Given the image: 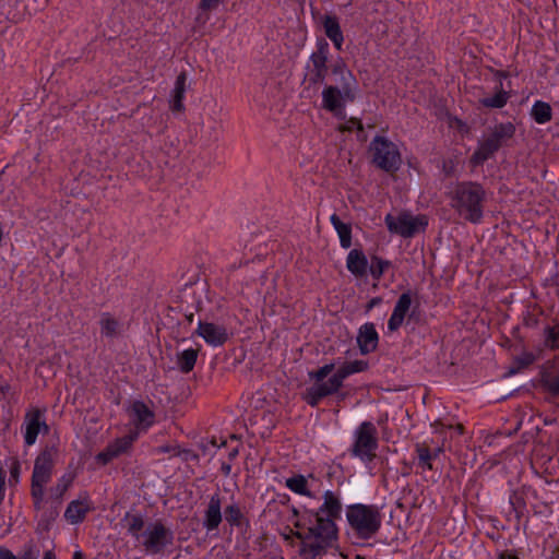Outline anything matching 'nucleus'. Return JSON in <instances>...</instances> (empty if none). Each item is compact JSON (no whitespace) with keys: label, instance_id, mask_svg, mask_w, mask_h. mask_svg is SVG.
Wrapping results in <instances>:
<instances>
[{"label":"nucleus","instance_id":"0e129e2a","mask_svg":"<svg viewBox=\"0 0 559 559\" xmlns=\"http://www.w3.org/2000/svg\"><path fill=\"white\" fill-rule=\"evenodd\" d=\"M559 0H554L555 5H558Z\"/></svg>","mask_w":559,"mask_h":559},{"label":"nucleus","instance_id":"de8ad7c7","mask_svg":"<svg viewBox=\"0 0 559 559\" xmlns=\"http://www.w3.org/2000/svg\"><path fill=\"white\" fill-rule=\"evenodd\" d=\"M356 127L358 130L362 131L364 130V127H362V123L359 119L357 118H350L348 121H347V126L345 128V130H352L353 127Z\"/></svg>","mask_w":559,"mask_h":559},{"label":"nucleus","instance_id":"ea45409f","mask_svg":"<svg viewBox=\"0 0 559 559\" xmlns=\"http://www.w3.org/2000/svg\"><path fill=\"white\" fill-rule=\"evenodd\" d=\"M133 442V438L130 436H126L122 438L116 439L112 443L109 444V447L115 451L116 455L119 456L120 454L127 452Z\"/></svg>","mask_w":559,"mask_h":559},{"label":"nucleus","instance_id":"a19ab883","mask_svg":"<svg viewBox=\"0 0 559 559\" xmlns=\"http://www.w3.org/2000/svg\"><path fill=\"white\" fill-rule=\"evenodd\" d=\"M175 456H182L185 461H199V455L189 449H181L179 445L174 448Z\"/></svg>","mask_w":559,"mask_h":559},{"label":"nucleus","instance_id":"2eb2a0df","mask_svg":"<svg viewBox=\"0 0 559 559\" xmlns=\"http://www.w3.org/2000/svg\"><path fill=\"white\" fill-rule=\"evenodd\" d=\"M413 296L414 293L412 290H407L399 297L394 306L393 312L388 321L389 331L395 332L401 328L407 312L411 309Z\"/></svg>","mask_w":559,"mask_h":559},{"label":"nucleus","instance_id":"72a5a7b5","mask_svg":"<svg viewBox=\"0 0 559 559\" xmlns=\"http://www.w3.org/2000/svg\"><path fill=\"white\" fill-rule=\"evenodd\" d=\"M102 332L109 337L118 333L119 322L110 317L109 313H104L100 320Z\"/></svg>","mask_w":559,"mask_h":559},{"label":"nucleus","instance_id":"cd10ccee","mask_svg":"<svg viewBox=\"0 0 559 559\" xmlns=\"http://www.w3.org/2000/svg\"><path fill=\"white\" fill-rule=\"evenodd\" d=\"M514 133L515 126L512 122H506L496 124L489 135L502 146L507 140L513 138Z\"/></svg>","mask_w":559,"mask_h":559},{"label":"nucleus","instance_id":"c85d7f7f","mask_svg":"<svg viewBox=\"0 0 559 559\" xmlns=\"http://www.w3.org/2000/svg\"><path fill=\"white\" fill-rule=\"evenodd\" d=\"M197 359L198 350L189 348L178 355L177 365L181 372L188 373L194 368Z\"/></svg>","mask_w":559,"mask_h":559},{"label":"nucleus","instance_id":"b1692460","mask_svg":"<svg viewBox=\"0 0 559 559\" xmlns=\"http://www.w3.org/2000/svg\"><path fill=\"white\" fill-rule=\"evenodd\" d=\"M496 93L491 97H484L479 99V104L486 108L500 109L506 106L510 98V93L503 88V83L500 82V87H495Z\"/></svg>","mask_w":559,"mask_h":559},{"label":"nucleus","instance_id":"4d7b16f0","mask_svg":"<svg viewBox=\"0 0 559 559\" xmlns=\"http://www.w3.org/2000/svg\"><path fill=\"white\" fill-rule=\"evenodd\" d=\"M43 559H56V555L53 554V551H52V550H47V551L44 554Z\"/></svg>","mask_w":559,"mask_h":559},{"label":"nucleus","instance_id":"4be33fe9","mask_svg":"<svg viewBox=\"0 0 559 559\" xmlns=\"http://www.w3.org/2000/svg\"><path fill=\"white\" fill-rule=\"evenodd\" d=\"M323 27L325 35L333 41L335 48L341 50L344 37L337 17L325 15L323 19Z\"/></svg>","mask_w":559,"mask_h":559},{"label":"nucleus","instance_id":"4c0bfd02","mask_svg":"<svg viewBox=\"0 0 559 559\" xmlns=\"http://www.w3.org/2000/svg\"><path fill=\"white\" fill-rule=\"evenodd\" d=\"M335 369V364H326L322 367H320L316 371L309 372V378L314 380L316 383L313 385H317L319 383H325L323 380Z\"/></svg>","mask_w":559,"mask_h":559},{"label":"nucleus","instance_id":"a18cd8bd","mask_svg":"<svg viewBox=\"0 0 559 559\" xmlns=\"http://www.w3.org/2000/svg\"><path fill=\"white\" fill-rule=\"evenodd\" d=\"M38 550L33 545L27 546L17 559H38Z\"/></svg>","mask_w":559,"mask_h":559},{"label":"nucleus","instance_id":"f03ea898","mask_svg":"<svg viewBox=\"0 0 559 559\" xmlns=\"http://www.w3.org/2000/svg\"><path fill=\"white\" fill-rule=\"evenodd\" d=\"M281 536L289 546L298 545V555L301 559H318L329 550L322 536L313 528L312 521H309L305 514L294 522V528L285 527Z\"/></svg>","mask_w":559,"mask_h":559},{"label":"nucleus","instance_id":"f8f14e48","mask_svg":"<svg viewBox=\"0 0 559 559\" xmlns=\"http://www.w3.org/2000/svg\"><path fill=\"white\" fill-rule=\"evenodd\" d=\"M25 444L31 447L36 442L38 433L43 431L45 435L49 432V427L44 419V411L39 408L29 409L24 416Z\"/></svg>","mask_w":559,"mask_h":559},{"label":"nucleus","instance_id":"473e14b6","mask_svg":"<svg viewBox=\"0 0 559 559\" xmlns=\"http://www.w3.org/2000/svg\"><path fill=\"white\" fill-rule=\"evenodd\" d=\"M535 360V356L532 353H523L513 359L512 366L509 369L510 374H514L524 368H527Z\"/></svg>","mask_w":559,"mask_h":559},{"label":"nucleus","instance_id":"13d9d810","mask_svg":"<svg viewBox=\"0 0 559 559\" xmlns=\"http://www.w3.org/2000/svg\"><path fill=\"white\" fill-rule=\"evenodd\" d=\"M72 559H84V556H83L82 551L76 550V551L73 554V558H72Z\"/></svg>","mask_w":559,"mask_h":559},{"label":"nucleus","instance_id":"0eeeda50","mask_svg":"<svg viewBox=\"0 0 559 559\" xmlns=\"http://www.w3.org/2000/svg\"><path fill=\"white\" fill-rule=\"evenodd\" d=\"M372 163L386 173L397 171L402 165V157L397 146L385 136L377 135L369 147Z\"/></svg>","mask_w":559,"mask_h":559},{"label":"nucleus","instance_id":"c03bdc74","mask_svg":"<svg viewBox=\"0 0 559 559\" xmlns=\"http://www.w3.org/2000/svg\"><path fill=\"white\" fill-rule=\"evenodd\" d=\"M20 462L17 459H13L12 460V464H11V467H10V484H16L19 481V476H20Z\"/></svg>","mask_w":559,"mask_h":559},{"label":"nucleus","instance_id":"9d476101","mask_svg":"<svg viewBox=\"0 0 559 559\" xmlns=\"http://www.w3.org/2000/svg\"><path fill=\"white\" fill-rule=\"evenodd\" d=\"M384 221L391 233L397 234L404 238L413 237L428 225L425 215L412 216L408 213H401L397 217L388 214Z\"/></svg>","mask_w":559,"mask_h":559},{"label":"nucleus","instance_id":"dca6fc26","mask_svg":"<svg viewBox=\"0 0 559 559\" xmlns=\"http://www.w3.org/2000/svg\"><path fill=\"white\" fill-rule=\"evenodd\" d=\"M378 341L379 336L373 323H365L359 328L357 344L362 355L374 352L378 346Z\"/></svg>","mask_w":559,"mask_h":559},{"label":"nucleus","instance_id":"bf43d9fd","mask_svg":"<svg viewBox=\"0 0 559 559\" xmlns=\"http://www.w3.org/2000/svg\"><path fill=\"white\" fill-rule=\"evenodd\" d=\"M4 498V486L0 484V503Z\"/></svg>","mask_w":559,"mask_h":559},{"label":"nucleus","instance_id":"864d4df0","mask_svg":"<svg viewBox=\"0 0 559 559\" xmlns=\"http://www.w3.org/2000/svg\"><path fill=\"white\" fill-rule=\"evenodd\" d=\"M381 301V299L379 297H374L372 298L368 305H367V310H370L372 309L376 305H378L379 302Z\"/></svg>","mask_w":559,"mask_h":559},{"label":"nucleus","instance_id":"412c9836","mask_svg":"<svg viewBox=\"0 0 559 559\" xmlns=\"http://www.w3.org/2000/svg\"><path fill=\"white\" fill-rule=\"evenodd\" d=\"M332 72L340 76V84H345V95H352L353 90H358V83L353 73L347 69L343 60H338L332 67Z\"/></svg>","mask_w":559,"mask_h":559},{"label":"nucleus","instance_id":"20e7f679","mask_svg":"<svg viewBox=\"0 0 559 559\" xmlns=\"http://www.w3.org/2000/svg\"><path fill=\"white\" fill-rule=\"evenodd\" d=\"M368 362L365 360H354L345 362L337 371L326 381V383H319L311 385L306 390L305 400L311 406H317L319 402L336 393L343 385V381L350 374L367 370Z\"/></svg>","mask_w":559,"mask_h":559},{"label":"nucleus","instance_id":"a211bd4d","mask_svg":"<svg viewBox=\"0 0 559 559\" xmlns=\"http://www.w3.org/2000/svg\"><path fill=\"white\" fill-rule=\"evenodd\" d=\"M347 270L357 278L365 277L368 273V259L362 250L352 249L346 259Z\"/></svg>","mask_w":559,"mask_h":559},{"label":"nucleus","instance_id":"c9c22d12","mask_svg":"<svg viewBox=\"0 0 559 559\" xmlns=\"http://www.w3.org/2000/svg\"><path fill=\"white\" fill-rule=\"evenodd\" d=\"M416 452L418 455L419 465L421 467H427L429 469H432V464H431L432 452L430 451V449L425 443L417 444Z\"/></svg>","mask_w":559,"mask_h":559},{"label":"nucleus","instance_id":"e2e57ef3","mask_svg":"<svg viewBox=\"0 0 559 559\" xmlns=\"http://www.w3.org/2000/svg\"><path fill=\"white\" fill-rule=\"evenodd\" d=\"M442 450L440 448H438L433 453H432V459L437 457L438 454L441 452Z\"/></svg>","mask_w":559,"mask_h":559},{"label":"nucleus","instance_id":"5701e85b","mask_svg":"<svg viewBox=\"0 0 559 559\" xmlns=\"http://www.w3.org/2000/svg\"><path fill=\"white\" fill-rule=\"evenodd\" d=\"M187 86V73L181 72L175 82V88L173 94V99L170 102V109L176 112H181L185 110V105L182 103L185 92Z\"/></svg>","mask_w":559,"mask_h":559},{"label":"nucleus","instance_id":"5fc2aeb1","mask_svg":"<svg viewBox=\"0 0 559 559\" xmlns=\"http://www.w3.org/2000/svg\"><path fill=\"white\" fill-rule=\"evenodd\" d=\"M230 469H231V467H230V465H229V464H227V463H223V464H222V472H223V474H224L225 476H228V475H229Z\"/></svg>","mask_w":559,"mask_h":559},{"label":"nucleus","instance_id":"a878e982","mask_svg":"<svg viewBox=\"0 0 559 559\" xmlns=\"http://www.w3.org/2000/svg\"><path fill=\"white\" fill-rule=\"evenodd\" d=\"M331 223L338 234L341 247L348 249L352 246V227L349 224L343 223L341 218L333 214L331 216Z\"/></svg>","mask_w":559,"mask_h":559},{"label":"nucleus","instance_id":"bb28decb","mask_svg":"<svg viewBox=\"0 0 559 559\" xmlns=\"http://www.w3.org/2000/svg\"><path fill=\"white\" fill-rule=\"evenodd\" d=\"M532 118L539 124L549 122L552 118V109L548 103L537 100L531 110Z\"/></svg>","mask_w":559,"mask_h":559},{"label":"nucleus","instance_id":"ddd939ff","mask_svg":"<svg viewBox=\"0 0 559 559\" xmlns=\"http://www.w3.org/2000/svg\"><path fill=\"white\" fill-rule=\"evenodd\" d=\"M329 44L322 39L310 56L313 66L309 82L313 85L323 84L328 74Z\"/></svg>","mask_w":559,"mask_h":559},{"label":"nucleus","instance_id":"e433bc0d","mask_svg":"<svg viewBox=\"0 0 559 559\" xmlns=\"http://www.w3.org/2000/svg\"><path fill=\"white\" fill-rule=\"evenodd\" d=\"M243 515L237 504H230L225 508V519L230 525L239 526Z\"/></svg>","mask_w":559,"mask_h":559},{"label":"nucleus","instance_id":"39448f33","mask_svg":"<svg viewBox=\"0 0 559 559\" xmlns=\"http://www.w3.org/2000/svg\"><path fill=\"white\" fill-rule=\"evenodd\" d=\"M349 526L361 539L373 537L380 530L382 516L379 508L372 504L356 503L346 509Z\"/></svg>","mask_w":559,"mask_h":559},{"label":"nucleus","instance_id":"9b49d317","mask_svg":"<svg viewBox=\"0 0 559 559\" xmlns=\"http://www.w3.org/2000/svg\"><path fill=\"white\" fill-rule=\"evenodd\" d=\"M357 90L352 91V95H345V84L328 85L322 91V107L335 116H344L345 104L354 102Z\"/></svg>","mask_w":559,"mask_h":559},{"label":"nucleus","instance_id":"c756f323","mask_svg":"<svg viewBox=\"0 0 559 559\" xmlns=\"http://www.w3.org/2000/svg\"><path fill=\"white\" fill-rule=\"evenodd\" d=\"M285 485L295 493L312 497V493L308 490L307 479L304 475H295L287 478Z\"/></svg>","mask_w":559,"mask_h":559},{"label":"nucleus","instance_id":"49530a36","mask_svg":"<svg viewBox=\"0 0 559 559\" xmlns=\"http://www.w3.org/2000/svg\"><path fill=\"white\" fill-rule=\"evenodd\" d=\"M221 0H201L199 8L203 11H211L218 7Z\"/></svg>","mask_w":559,"mask_h":559},{"label":"nucleus","instance_id":"8fccbe9b","mask_svg":"<svg viewBox=\"0 0 559 559\" xmlns=\"http://www.w3.org/2000/svg\"><path fill=\"white\" fill-rule=\"evenodd\" d=\"M0 559H17L10 550L0 549Z\"/></svg>","mask_w":559,"mask_h":559},{"label":"nucleus","instance_id":"09e8293b","mask_svg":"<svg viewBox=\"0 0 559 559\" xmlns=\"http://www.w3.org/2000/svg\"><path fill=\"white\" fill-rule=\"evenodd\" d=\"M495 78L497 79V82H498L496 87H500V82H502V79L508 78V73L504 71L497 70V71H495Z\"/></svg>","mask_w":559,"mask_h":559},{"label":"nucleus","instance_id":"393cba45","mask_svg":"<svg viewBox=\"0 0 559 559\" xmlns=\"http://www.w3.org/2000/svg\"><path fill=\"white\" fill-rule=\"evenodd\" d=\"M90 511L87 504L82 501H71L64 512V518L72 524L81 523Z\"/></svg>","mask_w":559,"mask_h":559},{"label":"nucleus","instance_id":"58836bf2","mask_svg":"<svg viewBox=\"0 0 559 559\" xmlns=\"http://www.w3.org/2000/svg\"><path fill=\"white\" fill-rule=\"evenodd\" d=\"M545 344L550 349L559 348V325L545 329Z\"/></svg>","mask_w":559,"mask_h":559},{"label":"nucleus","instance_id":"603ef678","mask_svg":"<svg viewBox=\"0 0 559 559\" xmlns=\"http://www.w3.org/2000/svg\"><path fill=\"white\" fill-rule=\"evenodd\" d=\"M176 445H160L156 449V452L158 453H167V452H173L174 453V448Z\"/></svg>","mask_w":559,"mask_h":559},{"label":"nucleus","instance_id":"37998d69","mask_svg":"<svg viewBox=\"0 0 559 559\" xmlns=\"http://www.w3.org/2000/svg\"><path fill=\"white\" fill-rule=\"evenodd\" d=\"M72 483V478L71 477H67V476H62L61 479L59 480V483L56 485V487L53 488V492L55 495L60 498L62 497V495L68 490V488L70 487Z\"/></svg>","mask_w":559,"mask_h":559},{"label":"nucleus","instance_id":"680f3d73","mask_svg":"<svg viewBox=\"0 0 559 559\" xmlns=\"http://www.w3.org/2000/svg\"><path fill=\"white\" fill-rule=\"evenodd\" d=\"M237 454H238V450H237V449H234V450L229 453V459H230V460H233Z\"/></svg>","mask_w":559,"mask_h":559},{"label":"nucleus","instance_id":"6e6552de","mask_svg":"<svg viewBox=\"0 0 559 559\" xmlns=\"http://www.w3.org/2000/svg\"><path fill=\"white\" fill-rule=\"evenodd\" d=\"M355 443L352 453L364 461L370 462L376 457L378 448L377 428L370 421L360 424L355 435Z\"/></svg>","mask_w":559,"mask_h":559},{"label":"nucleus","instance_id":"6e6d98bb","mask_svg":"<svg viewBox=\"0 0 559 559\" xmlns=\"http://www.w3.org/2000/svg\"><path fill=\"white\" fill-rule=\"evenodd\" d=\"M293 516L296 518V520L301 519L304 511H299L297 508H293L292 510Z\"/></svg>","mask_w":559,"mask_h":559},{"label":"nucleus","instance_id":"7c9ffc66","mask_svg":"<svg viewBox=\"0 0 559 559\" xmlns=\"http://www.w3.org/2000/svg\"><path fill=\"white\" fill-rule=\"evenodd\" d=\"M391 266V262L388 260H384L378 255L371 257V264L369 266V272L374 280H380L385 272L386 269Z\"/></svg>","mask_w":559,"mask_h":559},{"label":"nucleus","instance_id":"3c124183","mask_svg":"<svg viewBox=\"0 0 559 559\" xmlns=\"http://www.w3.org/2000/svg\"><path fill=\"white\" fill-rule=\"evenodd\" d=\"M497 559H519V558L512 552L502 551L499 554Z\"/></svg>","mask_w":559,"mask_h":559},{"label":"nucleus","instance_id":"f704fd0d","mask_svg":"<svg viewBox=\"0 0 559 559\" xmlns=\"http://www.w3.org/2000/svg\"><path fill=\"white\" fill-rule=\"evenodd\" d=\"M540 382L548 392L559 395V374L544 373Z\"/></svg>","mask_w":559,"mask_h":559},{"label":"nucleus","instance_id":"423d86ee","mask_svg":"<svg viewBox=\"0 0 559 559\" xmlns=\"http://www.w3.org/2000/svg\"><path fill=\"white\" fill-rule=\"evenodd\" d=\"M57 456L58 448L46 445L35 459L32 475V497L36 509H40L44 487L50 480Z\"/></svg>","mask_w":559,"mask_h":559},{"label":"nucleus","instance_id":"aec40b11","mask_svg":"<svg viewBox=\"0 0 559 559\" xmlns=\"http://www.w3.org/2000/svg\"><path fill=\"white\" fill-rule=\"evenodd\" d=\"M500 147L501 145L490 135H488L486 139H484L483 142H480L478 148L472 155L471 162L474 165H480L492 157Z\"/></svg>","mask_w":559,"mask_h":559},{"label":"nucleus","instance_id":"4468645a","mask_svg":"<svg viewBox=\"0 0 559 559\" xmlns=\"http://www.w3.org/2000/svg\"><path fill=\"white\" fill-rule=\"evenodd\" d=\"M195 333L214 347L223 346L229 338L227 329L224 325L205 321H199Z\"/></svg>","mask_w":559,"mask_h":559},{"label":"nucleus","instance_id":"1a4fd4ad","mask_svg":"<svg viewBox=\"0 0 559 559\" xmlns=\"http://www.w3.org/2000/svg\"><path fill=\"white\" fill-rule=\"evenodd\" d=\"M173 540V532L157 521L146 526L139 542L146 552L156 555L162 552L167 545H171Z\"/></svg>","mask_w":559,"mask_h":559},{"label":"nucleus","instance_id":"f3484780","mask_svg":"<svg viewBox=\"0 0 559 559\" xmlns=\"http://www.w3.org/2000/svg\"><path fill=\"white\" fill-rule=\"evenodd\" d=\"M222 501L218 493L210 498L207 508L204 513L203 526L206 531L211 532L216 530L222 522Z\"/></svg>","mask_w":559,"mask_h":559},{"label":"nucleus","instance_id":"79ce46f5","mask_svg":"<svg viewBox=\"0 0 559 559\" xmlns=\"http://www.w3.org/2000/svg\"><path fill=\"white\" fill-rule=\"evenodd\" d=\"M115 457H118L115 453V451L108 445L104 451L99 452L96 455V461L100 463L102 465L108 464L110 461H112Z\"/></svg>","mask_w":559,"mask_h":559},{"label":"nucleus","instance_id":"f257e3e1","mask_svg":"<svg viewBox=\"0 0 559 559\" xmlns=\"http://www.w3.org/2000/svg\"><path fill=\"white\" fill-rule=\"evenodd\" d=\"M342 509L343 506L338 497L328 490L324 492L323 503L318 510H304V514L309 521H312L313 528L322 536V540L329 549L334 547L338 539L335 521L341 518Z\"/></svg>","mask_w":559,"mask_h":559},{"label":"nucleus","instance_id":"052dcab7","mask_svg":"<svg viewBox=\"0 0 559 559\" xmlns=\"http://www.w3.org/2000/svg\"><path fill=\"white\" fill-rule=\"evenodd\" d=\"M186 319H187L188 322H193L194 314L193 313L186 314Z\"/></svg>","mask_w":559,"mask_h":559},{"label":"nucleus","instance_id":"6ab92c4d","mask_svg":"<svg viewBox=\"0 0 559 559\" xmlns=\"http://www.w3.org/2000/svg\"><path fill=\"white\" fill-rule=\"evenodd\" d=\"M130 416L136 427L147 428L154 423V412L142 401H135L130 411Z\"/></svg>","mask_w":559,"mask_h":559},{"label":"nucleus","instance_id":"7ed1b4c3","mask_svg":"<svg viewBox=\"0 0 559 559\" xmlns=\"http://www.w3.org/2000/svg\"><path fill=\"white\" fill-rule=\"evenodd\" d=\"M486 192L484 188L473 181L456 185L452 195V207L466 221L477 224L483 218V203Z\"/></svg>","mask_w":559,"mask_h":559},{"label":"nucleus","instance_id":"2f4dec72","mask_svg":"<svg viewBox=\"0 0 559 559\" xmlns=\"http://www.w3.org/2000/svg\"><path fill=\"white\" fill-rule=\"evenodd\" d=\"M126 520L128 521V532L139 542L141 540V531L144 527V520L141 515H129L127 514Z\"/></svg>","mask_w":559,"mask_h":559}]
</instances>
